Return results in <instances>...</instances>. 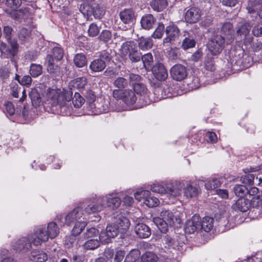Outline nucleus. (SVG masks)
Here are the masks:
<instances>
[{
  "instance_id": "864d4df0",
  "label": "nucleus",
  "mask_w": 262,
  "mask_h": 262,
  "mask_svg": "<svg viewBox=\"0 0 262 262\" xmlns=\"http://www.w3.org/2000/svg\"><path fill=\"white\" fill-rule=\"evenodd\" d=\"M128 81L123 77H118L114 81V85L120 89H122L127 86Z\"/></svg>"
},
{
  "instance_id": "bb28decb",
  "label": "nucleus",
  "mask_w": 262,
  "mask_h": 262,
  "mask_svg": "<svg viewBox=\"0 0 262 262\" xmlns=\"http://www.w3.org/2000/svg\"><path fill=\"white\" fill-rule=\"evenodd\" d=\"M85 240L86 241L82 245V246L83 248L86 250H92L97 248L100 246V241L101 242V238H100V234L99 237Z\"/></svg>"
},
{
  "instance_id": "f3484780",
  "label": "nucleus",
  "mask_w": 262,
  "mask_h": 262,
  "mask_svg": "<svg viewBox=\"0 0 262 262\" xmlns=\"http://www.w3.org/2000/svg\"><path fill=\"white\" fill-rule=\"evenodd\" d=\"M113 224L118 227L120 230H126L128 228L130 223L129 221L122 214L116 212L114 214Z\"/></svg>"
},
{
  "instance_id": "20e7f679",
  "label": "nucleus",
  "mask_w": 262,
  "mask_h": 262,
  "mask_svg": "<svg viewBox=\"0 0 262 262\" xmlns=\"http://www.w3.org/2000/svg\"><path fill=\"white\" fill-rule=\"evenodd\" d=\"M184 186L183 183L176 182L174 184L163 182L162 184H154L151 186V190L156 193L160 194L168 193L173 196L180 195L182 189Z\"/></svg>"
},
{
  "instance_id": "052dcab7",
  "label": "nucleus",
  "mask_w": 262,
  "mask_h": 262,
  "mask_svg": "<svg viewBox=\"0 0 262 262\" xmlns=\"http://www.w3.org/2000/svg\"><path fill=\"white\" fill-rule=\"evenodd\" d=\"M100 40L104 42H107L112 38V33L109 30H103L99 36Z\"/></svg>"
},
{
  "instance_id": "39448f33",
  "label": "nucleus",
  "mask_w": 262,
  "mask_h": 262,
  "mask_svg": "<svg viewBox=\"0 0 262 262\" xmlns=\"http://www.w3.org/2000/svg\"><path fill=\"white\" fill-rule=\"evenodd\" d=\"M12 29L8 26H5L4 28V35L8 43L7 47L5 43L2 42L0 45V50L2 53L8 52L11 56H14L16 53L18 44L16 41L11 38Z\"/></svg>"
},
{
  "instance_id": "a18cd8bd",
  "label": "nucleus",
  "mask_w": 262,
  "mask_h": 262,
  "mask_svg": "<svg viewBox=\"0 0 262 262\" xmlns=\"http://www.w3.org/2000/svg\"><path fill=\"white\" fill-rule=\"evenodd\" d=\"M195 43L194 39L192 36H186L182 42V47L184 50H187L194 47Z\"/></svg>"
},
{
  "instance_id": "58836bf2",
  "label": "nucleus",
  "mask_w": 262,
  "mask_h": 262,
  "mask_svg": "<svg viewBox=\"0 0 262 262\" xmlns=\"http://www.w3.org/2000/svg\"><path fill=\"white\" fill-rule=\"evenodd\" d=\"M142 262H157L158 260L157 255L151 252H146L141 256Z\"/></svg>"
},
{
  "instance_id": "69168bd1",
  "label": "nucleus",
  "mask_w": 262,
  "mask_h": 262,
  "mask_svg": "<svg viewBox=\"0 0 262 262\" xmlns=\"http://www.w3.org/2000/svg\"><path fill=\"white\" fill-rule=\"evenodd\" d=\"M6 4L8 6L11 7L13 9L18 8L22 4L21 0H7Z\"/></svg>"
},
{
  "instance_id": "6e6d98bb",
  "label": "nucleus",
  "mask_w": 262,
  "mask_h": 262,
  "mask_svg": "<svg viewBox=\"0 0 262 262\" xmlns=\"http://www.w3.org/2000/svg\"><path fill=\"white\" fill-rule=\"evenodd\" d=\"M86 84V78L84 77H78L74 80L75 86L78 89H83Z\"/></svg>"
},
{
  "instance_id": "49530a36",
  "label": "nucleus",
  "mask_w": 262,
  "mask_h": 262,
  "mask_svg": "<svg viewBox=\"0 0 262 262\" xmlns=\"http://www.w3.org/2000/svg\"><path fill=\"white\" fill-rule=\"evenodd\" d=\"M50 55H52L54 60L59 61L63 58V51L60 47L56 46L52 49V54Z\"/></svg>"
},
{
  "instance_id": "2f4dec72",
  "label": "nucleus",
  "mask_w": 262,
  "mask_h": 262,
  "mask_svg": "<svg viewBox=\"0 0 262 262\" xmlns=\"http://www.w3.org/2000/svg\"><path fill=\"white\" fill-rule=\"evenodd\" d=\"M152 45V40L149 37H141L138 40L139 48L142 50L150 49Z\"/></svg>"
},
{
  "instance_id": "f8f14e48",
  "label": "nucleus",
  "mask_w": 262,
  "mask_h": 262,
  "mask_svg": "<svg viewBox=\"0 0 262 262\" xmlns=\"http://www.w3.org/2000/svg\"><path fill=\"white\" fill-rule=\"evenodd\" d=\"M170 74L173 80L177 81H181L187 76V69L181 64H176L171 67L170 70Z\"/></svg>"
},
{
  "instance_id": "8fccbe9b",
  "label": "nucleus",
  "mask_w": 262,
  "mask_h": 262,
  "mask_svg": "<svg viewBox=\"0 0 262 262\" xmlns=\"http://www.w3.org/2000/svg\"><path fill=\"white\" fill-rule=\"evenodd\" d=\"M150 195V192L147 190H139L134 193L135 199L139 201H140L142 199L145 200V199Z\"/></svg>"
},
{
  "instance_id": "9b49d317",
  "label": "nucleus",
  "mask_w": 262,
  "mask_h": 262,
  "mask_svg": "<svg viewBox=\"0 0 262 262\" xmlns=\"http://www.w3.org/2000/svg\"><path fill=\"white\" fill-rule=\"evenodd\" d=\"M184 238L185 236L183 235L176 236V238L166 235L164 237L163 241L165 247L180 250L184 244Z\"/></svg>"
},
{
  "instance_id": "5fc2aeb1",
  "label": "nucleus",
  "mask_w": 262,
  "mask_h": 262,
  "mask_svg": "<svg viewBox=\"0 0 262 262\" xmlns=\"http://www.w3.org/2000/svg\"><path fill=\"white\" fill-rule=\"evenodd\" d=\"M164 32V26L162 23H159L158 27L152 34V36L155 38H161Z\"/></svg>"
},
{
  "instance_id": "4d7b16f0",
  "label": "nucleus",
  "mask_w": 262,
  "mask_h": 262,
  "mask_svg": "<svg viewBox=\"0 0 262 262\" xmlns=\"http://www.w3.org/2000/svg\"><path fill=\"white\" fill-rule=\"evenodd\" d=\"M254 178V174L249 173L245 175L244 177H242L241 179V181L245 185H252L253 184Z\"/></svg>"
},
{
  "instance_id": "dca6fc26",
  "label": "nucleus",
  "mask_w": 262,
  "mask_h": 262,
  "mask_svg": "<svg viewBox=\"0 0 262 262\" xmlns=\"http://www.w3.org/2000/svg\"><path fill=\"white\" fill-rule=\"evenodd\" d=\"M202 12L200 9L192 7L187 11L185 18L187 22L192 24L197 23L201 18Z\"/></svg>"
},
{
  "instance_id": "4be33fe9",
  "label": "nucleus",
  "mask_w": 262,
  "mask_h": 262,
  "mask_svg": "<svg viewBox=\"0 0 262 262\" xmlns=\"http://www.w3.org/2000/svg\"><path fill=\"white\" fill-rule=\"evenodd\" d=\"M46 60L47 61V71L53 76H60V68L58 66L55 65L54 63V59L52 55H48L46 57Z\"/></svg>"
},
{
  "instance_id": "c85d7f7f",
  "label": "nucleus",
  "mask_w": 262,
  "mask_h": 262,
  "mask_svg": "<svg viewBox=\"0 0 262 262\" xmlns=\"http://www.w3.org/2000/svg\"><path fill=\"white\" fill-rule=\"evenodd\" d=\"M106 67L105 61L102 59H96L92 61L89 68L92 72H99L102 71Z\"/></svg>"
},
{
  "instance_id": "13d9d810",
  "label": "nucleus",
  "mask_w": 262,
  "mask_h": 262,
  "mask_svg": "<svg viewBox=\"0 0 262 262\" xmlns=\"http://www.w3.org/2000/svg\"><path fill=\"white\" fill-rule=\"evenodd\" d=\"M16 77L19 83L23 85L29 86L32 82V78L29 75H25L21 79L18 78L19 77L18 75H16Z\"/></svg>"
},
{
  "instance_id": "a878e982",
  "label": "nucleus",
  "mask_w": 262,
  "mask_h": 262,
  "mask_svg": "<svg viewBox=\"0 0 262 262\" xmlns=\"http://www.w3.org/2000/svg\"><path fill=\"white\" fill-rule=\"evenodd\" d=\"M46 228V232L51 239H54L59 233V228L55 222H51L48 224Z\"/></svg>"
},
{
  "instance_id": "de8ad7c7",
  "label": "nucleus",
  "mask_w": 262,
  "mask_h": 262,
  "mask_svg": "<svg viewBox=\"0 0 262 262\" xmlns=\"http://www.w3.org/2000/svg\"><path fill=\"white\" fill-rule=\"evenodd\" d=\"M96 237H99V231L95 228H91L86 230L84 234L85 239L96 238Z\"/></svg>"
},
{
  "instance_id": "e2e57ef3",
  "label": "nucleus",
  "mask_w": 262,
  "mask_h": 262,
  "mask_svg": "<svg viewBox=\"0 0 262 262\" xmlns=\"http://www.w3.org/2000/svg\"><path fill=\"white\" fill-rule=\"evenodd\" d=\"M129 79L130 83L134 86L135 83H140L143 78L139 75L130 73L129 74Z\"/></svg>"
},
{
  "instance_id": "ddd939ff",
  "label": "nucleus",
  "mask_w": 262,
  "mask_h": 262,
  "mask_svg": "<svg viewBox=\"0 0 262 262\" xmlns=\"http://www.w3.org/2000/svg\"><path fill=\"white\" fill-rule=\"evenodd\" d=\"M119 232L118 227L113 223L107 225L105 231H102L100 233L101 242L108 243L110 239L116 237Z\"/></svg>"
},
{
  "instance_id": "2eb2a0df",
  "label": "nucleus",
  "mask_w": 262,
  "mask_h": 262,
  "mask_svg": "<svg viewBox=\"0 0 262 262\" xmlns=\"http://www.w3.org/2000/svg\"><path fill=\"white\" fill-rule=\"evenodd\" d=\"M221 33L226 39V45L231 44L234 40V34L233 26L230 22H226L222 25Z\"/></svg>"
},
{
  "instance_id": "393cba45",
  "label": "nucleus",
  "mask_w": 262,
  "mask_h": 262,
  "mask_svg": "<svg viewBox=\"0 0 262 262\" xmlns=\"http://www.w3.org/2000/svg\"><path fill=\"white\" fill-rule=\"evenodd\" d=\"M155 22L156 19L152 15L150 14L143 16L140 21L142 28L146 30H149L152 28Z\"/></svg>"
},
{
  "instance_id": "cd10ccee",
  "label": "nucleus",
  "mask_w": 262,
  "mask_h": 262,
  "mask_svg": "<svg viewBox=\"0 0 262 262\" xmlns=\"http://www.w3.org/2000/svg\"><path fill=\"white\" fill-rule=\"evenodd\" d=\"M199 223L200 225V230H203L205 232H209L213 226V219L209 216H205L201 221L199 217Z\"/></svg>"
},
{
  "instance_id": "774afa93",
  "label": "nucleus",
  "mask_w": 262,
  "mask_h": 262,
  "mask_svg": "<svg viewBox=\"0 0 262 262\" xmlns=\"http://www.w3.org/2000/svg\"><path fill=\"white\" fill-rule=\"evenodd\" d=\"M71 261L72 262H84V257L77 253H73L71 256Z\"/></svg>"
},
{
  "instance_id": "37998d69",
  "label": "nucleus",
  "mask_w": 262,
  "mask_h": 262,
  "mask_svg": "<svg viewBox=\"0 0 262 262\" xmlns=\"http://www.w3.org/2000/svg\"><path fill=\"white\" fill-rule=\"evenodd\" d=\"M142 60L143 66L146 70H149L151 68V65L153 62V57L150 53H147L142 56Z\"/></svg>"
},
{
  "instance_id": "423d86ee",
  "label": "nucleus",
  "mask_w": 262,
  "mask_h": 262,
  "mask_svg": "<svg viewBox=\"0 0 262 262\" xmlns=\"http://www.w3.org/2000/svg\"><path fill=\"white\" fill-rule=\"evenodd\" d=\"M83 214L82 208L77 207L65 217H63L62 215H58L56 220L60 226L64 225V224L70 226L73 223H76L80 220H84V218H82Z\"/></svg>"
},
{
  "instance_id": "9d476101",
  "label": "nucleus",
  "mask_w": 262,
  "mask_h": 262,
  "mask_svg": "<svg viewBox=\"0 0 262 262\" xmlns=\"http://www.w3.org/2000/svg\"><path fill=\"white\" fill-rule=\"evenodd\" d=\"M120 19L125 26L123 30H126L130 28L135 23L136 17L134 11L130 9H125L120 12Z\"/></svg>"
},
{
  "instance_id": "7c9ffc66",
  "label": "nucleus",
  "mask_w": 262,
  "mask_h": 262,
  "mask_svg": "<svg viewBox=\"0 0 262 262\" xmlns=\"http://www.w3.org/2000/svg\"><path fill=\"white\" fill-rule=\"evenodd\" d=\"M134 92L141 96L148 97V91L146 86L142 83H135L133 86Z\"/></svg>"
},
{
  "instance_id": "4468645a",
  "label": "nucleus",
  "mask_w": 262,
  "mask_h": 262,
  "mask_svg": "<svg viewBox=\"0 0 262 262\" xmlns=\"http://www.w3.org/2000/svg\"><path fill=\"white\" fill-rule=\"evenodd\" d=\"M155 77L159 81H164L168 77V72L165 66L161 63H156L151 68Z\"/></svg>"
},
{
  "instance_id": "c03bdc74",
  "label": "nucleus",
  "mask_w": 262,
  "mask_h": 262,
  "mask_svg": "<svg viewBox=\"0 0 262 262\" xmlns=\"http://www.w3.org/2000/svg\"><path fill=\"white\" fill-rule=\"evenodd\" d=\"M222 182L217 178H212L205 183V186L207 189L213 190L220 187Z\"/></svg>"
},
{
  "instance_id": "338daca9",
  "label": "nucleus",
  "mask_w": 262,
  "mask_h": 262,
  "mask_svg": "<svg viewBox=\"0 0 262 262\" xmlns=\"http://www.w3.org/2000/svg\"><path fill=\"white\" fill-rule=\"evenodd\" d=\"M247 9L248 10V12L249 13H253L255 12L258 8L257 5L254 2L250 0L249 1V3L248 6L247 7Z\"/></svg>"
},
{
  "instance_id": "7ed1b4c3",
  "label": "nucleus",
  "mask_w": 262,
  "mask_h": 262,
  "mask_svg": "<svg viewBox=\"0 0 262 262\" xmlns=\"http://www.w3.org/2000/svg\"><path fill=\"white\" fill-rule=\"evenodd\" d=\"M121 203V200L119 197L107 194L105 196L97 197L89 201L84 210L85 212L89 214L99 212L103 210L105 204L107 207L114 210L120 206Z\"/></svg>"
},
{
  "instance_id": "c756f323",
  "label": "nucleus",
  "mask_w": 262,
  "mask_h": 262,
  "mask_svg": "<svg viewBox=\"0 0 262 262\" xmlns=\"http://www.w3.org/2000/svg\"><path fill=\"white\" fill-rule=\"evenodd\" d=\"M251 28V25L250 23H247L245 20L238 24V29L237 33L240 35L246 36L247 35Z\"/></svg>"
},
{
  "instance_id": "aec40b11",
  "label": "nucleus",
  "mask_w": 262,
  "mask_h": 262,
  "mask_svg": "<svg viewBox=\"0 0 262 262\" xmlns=\"http://www.w3.org/2000/svg\"><path fill=\"white\" fill-rule=\"evenodd\" d=\"M160 215L170 226H174L176 224H181L180 219L175 216L172 212L169 210H163L161 212Z\"/></svg>"
},
{
  "instance_id": "e433bc0d",
  "label": "nucleus",
  "mask_w": 262,
  "mask_h": 262,
  "mask_svg": "<svg viewBox=\"0 0 262 262\" xmlns=\"http://www.w3.org/2000/svg\"><path fill=\"white\" fill-rule=\"evenodd\" d=\"M198 194L199 189L196 186L189 184L184 189V194L187 198L195 197Z\"/></svg>"
},
{
  "instance_id": "f704fd0d",
  "label": "nucleus",
  "mask_w": 262,
  "mask_h": 262,
  "mask_svg": "<svg viewBox=\"0 0 262 262\" xmlns=\"http://www.w3.org/2000/svg\"><path fill=\"white\" fill-rule=\"evenodd\" d=\"M140 255V251L138 249H133L127 254L124 262H136L139 259Z\"/></svg>"
},
{
  "instance_id": "5701e85b",
  "label": "nucleus",
  "mask_w": 262,
  "mask_h": 262,
  "mask_svg": "<svg viewBox=\"0 0 262 262\" xmlns=\"http://www.w3.org/2000/svg\"><path fill=\"white\" fill-rule=\"evenodd\" d=\"M135 230L136 234L141 238H147L151 234L150 228L143 223L137 224L135 226Z\"/></svg>"
},
{
  "instance_id": "0eeeda50",
  "label": "nucleus",
  "mask_w": 262,
  "mask_h": 262,
  "mask_svg": "<svg viewBox=\"0 0 262 262\" xmlns=\"http://www.w3.org/2000/svg\"><path fill=\"white\" fill-rule=\"evenodd\" d=\"M113 95L115 98L122 100L126 106H128L135 104L137 100L135 92L131 90H126L123 91L115 90Z\"/></svg>"
},
{
  "instance_id": "72a5a7b5",
  "label": "nucleus",
  "mask_w": 262,
  "mask_h": 262,
  "mask_svg": "<svg viewBox=\"0 0 262 262\" xmlns=\"http://www.w3.org/2000/svg\"><path fill=\"white\" fill-rule=\"evenodd\" d=\"M167 5L166 0H153L150 2V6L158 12L162 11Z\"/></svg>"
},
{
  "instance_id": "603ef678",
  "label": "nucleus",
  "mask_w": 262,
  "mask_h": 262,
  "mask_svg": "<svg viewBox=\"0 0 262 262\" xmlns=\"http://www.w3.org/2000/svg\"><path fill=\"white\" fill-rule=\"evenodd\" d=\"M100 32V28L95 23H92L89 28L88 35L90 37L96 36Z\"/></svg>"
},
{
  "instance_id": "1a4fd4ad",
  "label": "nucleus",
  "mask_w": 262,
  "mask_h": 262,
  "mask_svg": "<svg viewBox=\"0 0 262 262\" xmlns=\"http://www.w3.org/2000/svg\"><path fill=\"white\" fill-rule=\"evenodd\" d=\"M122 50L124 54H128L129 59L133 62L140 61L141 54L138 51L134 42H126L123 43Z\"/></svg>"
},
{
  "instance_id": "c9c22d12",
  "label": "nucleus",
  "mask_w": 262,
  "mask_h": 262,
  "mask_svg": "<svg viewBox=\"0 0 262 262\" xmlns=\"http://www.w3.org/2000/svg\"><path fill=\"white\" fill-rule=\"evenodd\" d=\"M233 190L235 194L240 198H244L248 192V188L244 185H235L233 188Z\"/></svg>"
},
{
  "instance_id": "473e14b6",
  "label": "nucleus",
  "mask_w": 262,
  "mask_h": 262,
  "mask_svg": "<svg viewBox=\"0 0 262 262\" xmlns=\"http://www.w3.org/2000/svg\"><path fill=\"white\" fill-rule=\"evenodd\" d=\"M32 260L37 262H43L48 259L47 254L41 250H35L31 252Z\"/></svg>"
},
{
  "instance_id": "b1692460",
  "label": "nucleus",
  "mask_w": 262,
  "mask_h": 262,
  "mask_svg": "<svg viewBox=\"0 0 262 262\" xmlns=\"http://www.w3.org/2000/svg\"><path fill=\"white\" fill-rule=\"evenodd\" d=\"M95 110V113L101 114L107 112L108 110V102L102 99H97L93 104V108Z\"/></svg>"
},
{
  "instance_id": "4c0bfd02",
  "label": "nucleus",
  "mask_w": 262,
  "mask_h": 262,
  "mask_svg": "<svg viewBox=\"0 0 262 262\" xmlns=\"http://www.w3.org/2000/svg\"><path fill=\"white\" fill-rule=\"evenodd\" d=\"M42 73V67L40 64L32 63L30 67V74L36 78L40 75Z\"/></svg>"
},
{
  "instance_id": "3c124183",
  "label": "nucleus",
  "mask_w": 262,
  "mask_h": 262,
  "mask_svg": "<svg viewBox=\"0 0 262 262\" xmlns=\"http://www.w3.org/2000/svg\"><path fill=\"white\" fill-rule=\"evenodd\" d=\"M144 203L149 207H154L159 204V201L156 197L149 196L145 199Z\"/></svg>"
},
{
  "instance_id": "ea45409f",
  "label": "nucleus",
  "mask_w": 262,
  "mask_h": 262,
  "mask_svg": "<svg viewBox=\"0 0 262 262\" xmlns=\"http://www.w3.org/2000/svg\"><path fill=\"white\" fill-rule=\"evenodd\" d=\"M86 222L82 220H80V221L77 222L73 228L72 230V234L77 236L79 234L81 231L83 230V229L86 226Z\"/></svg>"
},
{
  "instance_id": "09e8293b",
  "label": "nucleus",
  "mask_w": 262,
  "mask_h": 262,
  "mask_svg": "<svg viewBox=\"0 0 262 262\" xmlns=\"http://www.w3.org/2000/svg\"><path fill=\"white\" fill-rule=\"evenodd\" d=\"M154 222L161 232H165L167 231L168 224L162 217L155 218Z\"/></svg>"
},
{
  "instance_id": "680f3d73",
  "label": "nucleus",
  "mask_w": 262,
  "mask_h": 262,
  "mask_svg": "<svg viewBox=\"0 0 262 262\" xmlns=\"http://www.w3.org/2000/svg\"><path fill=\"white\" fill-rule=\"evenodd\" d=\"M111 49H107L102 51L100 54V59L104 60L105 63L109 61L112 58V56L111 55Z\"/></svg>"
},
{
  "instance_id": "a19ab883",
  "label": "nucleus",
  "mask_w": 262,
  "mask_h": 262,
  "mask_svg": "<svg viewBox=\"0 0 262 262\" xmlns=\"http://www.w3.org/2000/svg\"><path fill=\"white\" fill-rule=\"evenodd\" d=\"M74 63L78 68L83 67L86 63L85 56L81 53L77 54L74 58Z\"/></svg>"
},
{
  "instance_id": "412c9836",
  "label": "nucleus",
  "mask_w": 262,
  "mask_h": 262,
  "mask_svg": "<svg viewBox=\"0 0 262 262\" xmlns=\"http://www.w3.org/2000/svg\"><path fill=\"white\" fill-rule=\"evenodd\" d=\"M250 206L249 200L244 198L238 199L232 205V208L235 211H239L245 212L247 211Z\"/></svg>"
},
{
  "instance_id": "6e6552de",
  "label": "nucleus",
  "mask_w": 262,
  "mask_h": 262,
  "mask_svg": "<svg viewBox=\"0 0 262 262\" xmlns=\"http://www.w3.org/2000/svg\"><path fill=\"white\" fill-rule=\"evenodd\" d=\"M226 44V39L222 35H216L210 39L208 42V48L213 55L221 53Z\"/></svg>"
},
{
  "instance_id": "f257e3e1",
  "label": "nucleus",
  "mask_w": 262,
  "mask_h": 262,
  "mask_svg": "<svg viewBox=\"0 0 262 262\" xmlns=\"http://www.w3.org/2000/svg\"><path fill=\"white\" fill-rule=\"evenodd\" d=\"M71 90L52 89L49 88L45 92L46 103L50 105L51 108L63 116L68 115L71 113L72 107L71 101L75 107L80 108L84 103L85 99L77 92H75L72 97Z\"/></svg>"
},
{
  "instance_id": "79ce46f5",
  "label": "nucleus",
  "mask_w": 262,
  "mask_h": 262,
  "mask_svg": "<svg viewBox=\"0 0 262 262\" xmlns=\"http://www.w3.org/2000/svg\"><path fill=\"white\" fill-rule=\"evenodd\" d=\"M29 96L31 98L33 105L35 107L39 105L41 100L40 95L36 90H32L29 94Z\"/></svg>"
},
{
  "instance_id": "f03ea898",
  "label": "nucleus",
  "mask_w": 262,
  "mask_h": 262,
  "mask_svg": "<svg viewBox=\"0 0 262 262\" xmlns=\"http://www.w3.org/2000/svg\"><path fill=\"white\" fill-rule=\"evenodd\" d=\"M49 238L46 227L40 226L34 230L33 233L29 235L28 237L20 238L13 246L14 249L17 250H28L31 248L32 244L36 246H39L42 243L48 241Z\"/></svg>"
},
{
  "instance_id": "6ab92c4d",
  "label": "nucleus",
  "mask_w": 262,
  "mask_h": 262,
  "mask_svg": "<svg viewBox=\"0 0 262 262\" xmlns=\"http://www.w3.org/2000/svg\"><path fill=\"white\" fill-rule=\"evenodd\" d=\"M198 230H200V225L199 223V216L195 214L190 220L187 222L185 230L186 233L189 234L193 233Z\"/></svg>"
},
{
  "instance_id": "a211bd4d",
  "label": "nucleus",
  "mask_w": 262,
  "mask_h": 262,
  "mask_svg": "<svg viewBox=\"0 0 262 262\" xmlns=\"http://www.w3.org/2000/svg\"><path fill=\"white\" fill-rule=\"evenodd\" d=\"M165 32L167 36L164 39V42L165 43L176 40L180 34L179 28L173 24L166 27Z\"/></svg>"
},
{
  "instance_id": "0e129e2a",
  "label": "nucleus",
  "mask_w": 262,
  "mask_h": 262,
  "mask_svg": "<svg viewBox=\"0 0 262 262\" xmlns=\"http://www.w3.org/2000/svg\"><path fill=\"white\" fill-rule=\"evenodd\" d=\"M30 31L26 28H22L18 33V37L21 40L28 39L30 36Z\"/></svg>"
},
{
  "instance_id": "bf43d9fd",
  "label": "nucleus",
  "mask_w": 262,
  "mask_h": 262,
  "mask_svg": "<svg viewBox=\"0 0 262 262\" xmlns=\"http://www.w3.org/2000/svg\"><path fill=\"white\" fill-rule=\"evenodd\" d=\"M91 7L93 9V15L95 18H100L104 15V11L102 8L98 6L95 7L94 5Z\"/></svg>"
}]
</instances>
